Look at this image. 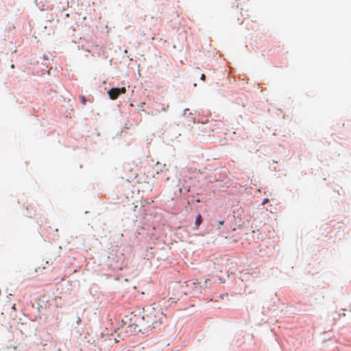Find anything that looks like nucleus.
<instances>
[{"instance_id": "f257e3e1", "label": "nucleus", "mask_w": 351, "mask_h": 351, "mask_svg": "<svg viewBox=\"0 0 351 351\" xmlns=\"http://www.w3.org/2000/svg\"><path fill=\"white\" fill-rule=\"evenodd\" d=\"M165 318V315L161 308L152 307L145 310L142 317V330L147 332L152 330L160 326Z\"/></svg>"}, {"instance_id": "f03ea898", "label": "nucleus", "mask_w": 351, "mask_h": 351, "mask_svg": "<svg viewBox=\"0 0 351 351\" xmlns=\"http://www.w3.org/2000/svg\"><path fill=\"white\" fill-rule=\"evenodd\" d=\"M126 89L122 88H112L108 91V94L111 99H116L121 94H125Z\"/></svg>"}, {"instance_id": "7ed1b4c3", "label": "nucleus", "mask_w": 351, "mask_h": 351, "mask_svg": "<svg viewBox=\"0 0 351 351\" xmlns=\"http://www.w3.org/2000/svg\"><path fill=\"white\" fill-rule=\"evenodd\" d=\"M202 215L200 214H199L197 216L195 222V225L196 228H198L199 226L202 223Z\"/></svg>"}, {"instance_id": "20e7f679", "label": "nucleus", "mask_w": 351, "mask_h": 351, "mask_svg": "<svg viewBox=\"0 0 351 351\" xmlns=\"http://www.w3.org/2000/svg\"><path fill=\"white\" fill-rule=\"evenodd\" d=\"M79 99H80V102H81L82 104H84V105H85V104H86V101H86V97H85L84 95H80V97H79Z\"/></svg>"}, {"instance_id": "39448f33", "label": "nucleus", "mask_w": 351, "mask_h": 351, "mask_svg": "<svg viewBox=\"0 0 351 351\" xmlns=\"http://www.w3.org/2000/svg\"><path fill=\"white\" fill-rule=\"evenodd\" d=\"M205 78H206V75L204 74H202L201 75V80H205Z\"/></svg>"}, {"instance_id": "423d86ee", "label": "nucleus", "mask_w": 351, "mask_h": 351, "mask_svg": "<svg viewBox=\"0 0 351 351\" xmlns=\"http://www.w3.org/2000/svg\"><path fill=\"white\" fill-rule=\"evenodd\" d=\"M223 223H224V221H219V226H222V225H223Z\"/></svg>"}, {"instance_id": "0eeeda50", "label": "nucleus", "mask_w": 351, "mask_h": 351, "mask_svg": "<svg viewBox=\"0 0 351 351\" xmlns=\"http://www.w3.org/2000/svg\"><path fill=\"white\" fill-rule=\"evenodd\" d=\"M267 202H268V199H264V201L263 202V204H266Z\"/></svg>"}]
</instances>
